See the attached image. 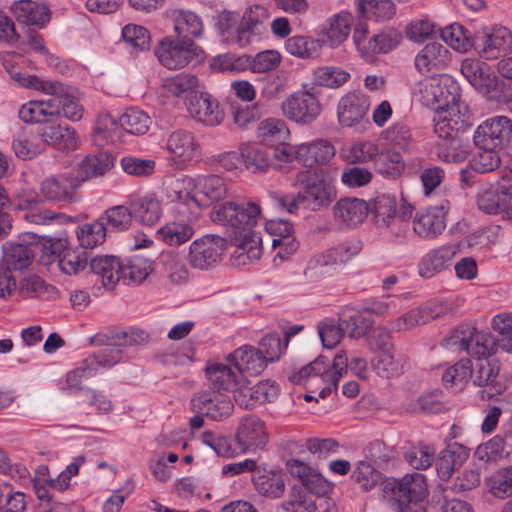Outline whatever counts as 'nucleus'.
Segmentation results:
<instances>
[{
    "label": "nucleus",
    "instance_id": "4d7b16f0",
    "mask_svg": "<svg viewBox=\"0 0 512 512\" xmlns=\"http://www.w3.org/2000/svg\"><path fill=\"white\" fill-rule=\"evenodd\" d=\"M499 149L494 147H477L471 158L469 166L477 173H488L500 166Z\"/></svg>",
    "mask_w": 512,
    "mask_h": 512
},
{
    "label": "nucleus",
    "instance_id": "1a4fd4ad",
    "mask_svg": "<svg viewBox=\"0 0 512 512\" xmlns=\"http://www.w3.org/2000/svg\"><path fill=\"white\" fill-rule=\"evenodd\" d=\"M155 55L164 67L175 70L184 68L194 60H202L204 51L192 40L165 37L155 48Z\"/></svg>",
    "mask_w": 512,
    "mask_h": 512
},
{
    "label": "nucleus",
    "instance_id": "7c9ffc66",
    "mask_svg": "<svg viewBox=\"0 0 512 512\" xmlns=\"http://www.w3.org/2000/svg\"><path fill=\"white\" fill-rule=\"evenodd\" d=\"M227 359L236 368L239 375H243V373L258 375L267 367L264 356L251 345L239 347Z\"/></svg>",
    "mask_w": 512,
    "mask_h": 512
},
{
    "label": "nucleus",
    "instance_id": "a19ab883",
    "mask_svg": "<svg viewBox=\"0 0 512 512\" xmlns=\"http://www.w3.org/2000/svg\"><path fill=\"white\" fill-rule=\"evenodd\" d=\"M373 167L382 177L395 180L404 172L405 162L401 154L395 150H379L374 160Z\"/></svg>",
    "mask_w": 512,
    "mask_h": 512
},
{
    "label": "nucleus",
    "instance_id": "aec40b11",
    "mask_svg": "<svg viewBox=\"0 0 512 512\" xmlns=\"http://www.w3.org/2000/svg\"><path fill=\"white\" fill-rule=\"evenodd\" d=\"M265 230L272 237V247L278 249L277 256L280 258H288L298 250L299 241L291 222L272 219L265 223Z\"/></svg>",
    "mask_w": 512,
    "mask_h": 512
},
{
    "label": "nucleus",
    "instance_id": "c9c22d12",
    "mask_svg": "<svg viewBox=\"0 0 512 512\" xmlns=\"http://www.w3.org/2000/svg\"><path fill=\"white\" fill-rule=\"evenodd\" d=\"M90 270L101 279L102 285L111 290L121 280V261L109 255H100L90 261Z\"/></svg>",
    "mask_w": 512,
    "mask_h": 512
},
{
    "label": "nucleus",
    "instance_id": "2eb2a0df",
    "mask_svg": "<svg viewBox=\"0 0 512 512\" xmlns=\"http://www.w3.org/2000/svg\"><path fill=\"white\" fill-rule=\"evenodd\" d=\"M450 209L448 200L418 211L413 218L414 232L423 238H435L446 228V217Z\"/></svg>",
    "mask_w": 512,
    "mask_h": 512
},
{
    "label": "nucleus",
    "instance_id": "c03bdc74",
    "mask_svg": "<svg viewBox=\"0 0 512 512\" xmlns=\"http://www.w3.org/2000/svg\"><path fill=\"white\" fill-rule=\"evenodd\" d=\"M15 155L22 160H30L45 151L44 144L38 132L23 131L12 141Z\"/></svg>",
    "mask_w": 512,
    "mask_h": 512
},
{
    "label": "nucleus",
    "instance_id": "bf43d9fd",
    "mask_svg": "<svg viewBox=\"0 0 512 512\" xmlns=\"http://www.w3.org/2000/svg\"><path fill=\"white\" fill-rule=\"evenodd\" d=\"M358 11L368 19L386 21L395 14L391 0H357Z\"/></svg>",
    "mask_w": 512,
    "mask_h": 512
},
{
    "label": "nucleus",
    "instance_id": "0e129e2a",
    "mask_svg": "<svg viewBox=\"0 0 512 512\" xmlns=\"http://www.w3.org/2000/svg\"><path fill=\"white\" fill-rule=\"evenodd\" d=\"M362 250V242L358 239H348L339 243L335 247L325 250V254L331 261L335 269L340 265H345Z\"/></svg>",
    "mask_w": 512,
    "mask_h": 512
},
{
    "label": "nucleus",
    "instance_id": "a211bd4d",
    "mask_svg": "<svg viewBox=\"0 0 512 512\" xmlns=\"http://www.w3.org/2000/svg\"><path fill=\"white\" fill-rule=\"evenodd\" d=\"M44 93L55 96L59 117L63 116L74 122L83 117L84 107L80 103V93L75 88L60 82L47 81Z\"/></svg>",
    "mask_w": 512,
    "mask_h": 512
},
{
    "label": "nucleus",
    "instance_id": "412c9836",
    "mask_svg": "<svg viewBox=\"0 0 512 512\" xmlns=\"http://www.w3.org/2000/svg\"><path fill=\"white\" fill-rule=\"evenodd\" d=\"M221 257V247L214 236H204L192 242L189 249V264L197 269L206 270L215 266Z\"/></svg>",
    "mask_w": 512,
    "mask_h": 512
},
{
    "label": "nucleus",
    "instance_id": "6ab92c4d",
    "mask_svg": "<svg viewBox=\"0 0 512 512\" xmlns=\"http://www.w3.org/2000/svg\"><path fill=\"white\" fill-rule=\"evenodd\" d=\"M235 442L240 452L263 449L268 442L264 422L255 415L244 417L238 426Z\"/></svg>",
    "mask_w": 512,
    "mask_h": 512
},
{
    "label": "nucleus",
    "instance_id": "0eeeda50",
    "mask_svg": "<svg viewBox=\"0 0 512 512\" xmlns=\"http://www.w3.org/2000/svg\"><path fill=\"white\" fill-rule=\"evenodd\" d=\"M348 359L344 352H339L333 359V364L329 363L324 357H318L313 362L302 367L297 373L290 376V381L294 384H301L312 375H320L322 381L326 384L320 391L319 396L325 398L329 393L337 389L339 380L347 372Z\"/></svg>",
    "mask_w": 512,
    "mask_h": 512
},
{
    "label": "nucleus",
    "instance_id": "3c124183",
    "mask_svg": "<svg viewBox=\"0 0 512 512\" xmlns=\"http://www.w3.org/2000/svg\"><path fill=\"white\" fill-rule=\"evenodd\" d=\"M317 500L302 488L293 486L287 500L277 508V512H316Z\"/></svg>",
    "mask_w": 512,
    "mask_h": 512
},
{
    "label": "nucleus",
    "instance_id": "338daca9",
    "mask_svg": "<svg viewBox=\"0 0 512 512\" xmlns=\"http://www.w3.org/2000/svg\"><path fill=\"white\" fill-rule=\"evenodd\" d=\"M353 42L360 56L366 61H373L376 51L375 34L370 35L366 23H358L353 32Z\"/></svg>",
    "mask_w": 512,
    "mask_h": 512
},
{
    "label": "nucleus",
    "instance_id": "f03ea898",
    "mask_svg": "<svg viewBox=\"0 0 512 512\" xmlns=\"http://www.w3.org/2000/svg\"><path fill=\"white\" fill-rule=\"evenodd\" d=\"M292 186L296 195L276 197L279 207L288 213H297L300 206L311 211L328 207L336 198V188L322 168L304 169L296 173Z\"/></svg>",
    "mask_w": 512,
    "mask_h": 512
},
{
    "label": "nucleus",
    "instance_id": "a878e982",
    "mask_svg": "<svg viewBox=\"0 0 512 512\" xmlns=\"http://www.w3.org/2000/svg\"><path fill=\"white\" fill-rule=\"evenodd\" d=\"M458 253L455 245H442L426 253L419 265L418 272L423 278H432L445 271L452 265V261Z\"/></svg>",
    "mask_w": 512,
    "mask_h": 512
},
{
    "label": "nucleus",
    "instance_id": "de8ad7c7",
    "mask_svg": "<svg viewBox=\"0 0 512 512\" xmlns=\"http://www.w3.org/2000/svg\"><path fill=\"white\" fill-rule=\"evenodd\" d=\"M284 48L290 55L300 59H314L321 51V40L305 35H294L289 37Z\"/></svg>",
    "mask_w": 512,
    "mask_h": 512
},
{
    "label": "nucleus",
    "instance_id": "09e8293b",
    "mask_svg": "<svg viewBox=\"0 0 512 512\" xmlns=\"http://www.w3.org/2000/svg\"><path fill=\"white\" fill-rule=\"evenodd\" d=\"M405 364V357H396L394 350L378 353L372 360V366L376 374L385 379L400 376L404 371Z\"/></svg>",
    "mask_w": 512,
    "mask_h": 512
},
{
    "label": "nucleus",
    "instance_id": "9d476101",
    "mask_svg": "<svg viewBox=\"0 0 512 512\" xmlns=\"http://www.w3.org/2000/svg\"><path fill=\"white\" fill-rule=\"evenodd\" d=\"M319 97L308 90H299L288 95L281 103V111L288 120L300 125H309L322 113Z\"/></svg>",
    "mask_w": 512,
    "mask_h": 512
},
{
    "label": "nucleus",
    "instance_id": "f3484780",
    "mask_svg": "<svg viewBox=\"0 0 512 512\" xmlns=\"http://www.w3.org/2000/svg\"><path fill=\"white\" fill-rule=\"evenodd\" d=\"M186 106L190 116L203 125L214 127L221 124L224 119L219 102L207 92L191 94L187 98Z\"/></svg>",
    "mask_w": 512,
    "mask_h": 512
},
{
    "label": "nucleus",
    "instance_id": "f8f14e48",
    "mask_svg": "<svg viewBox=\"0 0 512 512\" xmlns=\"http://www.w3.org/2000/svg\"><path fill=\"white\" fill-rule=\"evenodd\" d=\"M472 382L482 388L483 400H490L507 389V382L500 374V363L495 358L476 359L472 364Z\"/></svg>",
    "mask_w": 512,
    "mask_h": 512
},
{
    "label": "nucleus",
    "instance_id": "423d86ee",
    "mask_svg": "<svg viewBox=\"0 0 512 512\" xmlns=\"http://www.w3.org/2000/svg\"><path fill=\"white\" fill-rule=\"evenodd\" d=\"M413 95L422 105L438 111L459 97V87L446 74L433 75L419 81Z\"/></svg>",
    "mask_w": 512,
    "mask_h": 512
},
{
    "label": "nucleus",
    "instance_id": "bb28decb",
    "mask_svg": "<svg viewBox=\"0 0 512 512\" xmlns=\"http://www.w3.org/2000/svg\"><path fill=\"white\" fill-rule=\"evenodd\" d=\"M336 154L334 145L325 139H316L296 145V160L306 167L323 165Z\"/></svg>",
    "mask_w": 512,
    "mask_h": 512
},
{
    "label": "nucleus",
    "instance_id": "72a5a7b5",
    "mask_svg": "<svg viewBox=\"0 0 512 512\" xmlns=\"http://www.w3.org/2000/svg\"><path fill=\"white\" fill-rule=\"evenodd\" d=\"M469 457V450L457 442L450 443L444 448L436 460L437 475L443 481L452 476L455 469L460 467Z\"/></svg>",
    "mask_w": 512,
    "mask_h": 512
},
{
    "label": "nucleus",
    "instance_id": "4be33fe9",
    "mask_svg": "<svg viewBox=\"0 0 512 512\" xmlns=\"http://www.w3.org/2000/svg\"><path fill=\"white\" fill-rule=\"evenodd\" d=\"M353 23V16L349 12H340L329 17L322 25L319 33L321 46L337 48L346 41Z\"/></svg>",
    "mask_w": 512,
    "mask_h": 512
},
{
    "label": "nucleus",
    "instance_id": "864d4df0",
    "mask_svg": "<svg viewBox=\"0 0 512 512\" xmlns=\"http://www.w3.org/2000/svg\"><path fill=\"white\" fill-rule=\"evenodd\" d=\"M239 152L246 169L252 172L264 171L270 165L268 150L258 144L243 143L239 147Z\"/></svg>",
    "mask_w": 512,
    "mask_h": 512
},
{
    "label": "nucleus",
    "instance_id": "a18cd8bd",
    "mask_svg": "<svg viewBox=\"0 0 512 512\" xmlns=\"http://www.w3.org/2000/svg\"><path fill=\"white\" fill-rule=\"evenodd\" d=\"M510 190L511 188L505 185L497 189L484 190L477 198L479 209L487 214L500 213L511 201Z\"/></svg>",
    "mask_w": 512,
    "mask_h": 512
},
{
    "label": "nucleus",
    "instance_id": "79ce46f5",
    "mask_svg": "<svg viewBox=\"0 0 512 512\" xmlns=\"http://www.w3.org/2000/svg\"><path fill=\"white\" fill-rule=\"evenodd\" d=\"M329 258L325 252L318 253L311 257L303 271L305 284L311 287L317 286L323 280L331 277L335 272V267L328 261Z\"/></svg>",
    "mask_w": 512,
    "mask_h": 512
},
{
    "label": "nucleus",
    "instance_id": "c85d7f7f",
    "mask_svg": "<svg viewBox=\"0 0 512 512\" xmlns=\"http://www.w3.org/2000/svg\"><path fill=\"white\" fill-rule=\"evenodd\" d=\"M44 100H34L23 104L18 112L19 118L28 124L49 123L59 117L58 104L54 95Z\"/></svg>",
    "mask_w": 512,
    "mask_h": 512
},
{
    "label": "nucleus",
    "instance_id": "5fc2aeb1",
    "mask_svg": "<svg viewBox=\"0 0 512 512\" xmlns=\"http://www.w3.org/2000/svg\"><path fill=\"white\" fill-rule=\"evenodd\" d=\"M106 234L107 228L101 218L94 222L78 226L76 229V236L82 249H92L103 244L106 239Z\"/></svg>",
    "mask_w": 512,
    "mask_h": 512
},
{
    "label": "nucleus",
    "instance_id": "393cba45",
    "mask_svg": "<svg viewBox=\"0 0 512 512\" xmlns=\"http://www.w3.org/2000/svg\"><path fill=\"white\" fill-rule=\"evenodd\" d=\"M77 179L66 175H53L40 184V193L48 201L72 203L76 200Z\"/></svg>",
    "mask_w": 512,
    "mask_h": 512
},
{
    "label": "nucleus",
    "instance_id": "ddd939ff",
    "mask_svg": "<svg viewBox=\"0 0 512 512\" xmlns=\"http://www.w3.org/2000/svg\"><path fill=\"white\" fill-rule=\"evenodd\" d=\"M512 141V120L507 116H494L483 121L474 131L476 147H494L499 150Z\"/></svg>",
    "mask_w": 512,
    "mask_h": 512
},
{
    "label": "nucleus",
    "instance_id": "6e6552de",
    "mask_svg": "<svg viewBox=\"0 0 512 512\" xmlns=\"http://www.w3.org/2000/svg\"><path fill=\"white\" fill-rule=\"evenodd\" d=\"M444 341L447 347L465 351L476 359L493 358L498 349L494 336L470 325L458 327Z\"/></svg>",
    "mask_w": 512,
    "mask_h": 512
},
{
    "label": "nucleus",
    "instance_id": "774afa93",
    "mask_svg": "<svg viewBox=\"0 0 512 512\" xmlns=\"http://www.w3.org/2000/svg\"><path fill=\"white\" fill-rule=\"evenodd\" d=\"M489 492L498 499H506L512 496V466L502 468L494 472L487 479Z\"/></svg>",
    "mask_w": 512,
    "mask_h": 512
},
{
    "label": "nucleus",
    "instance_id": "e433bc0d",
    "mask_svg": "<svg viewBox=\"0 0 512 512\" xmlns=\"http://www.w3.org/2000/svg\"><path fill=\"white\" fill-rule=\"evenodd\" d=\"M339 320L345 334L350 338H360L366 335L373 325L371 316L366 315L363 309L346 307L341 311Z\"/></svg>",
    "mask_w": 512,
    "mask_h": 512
},
{
    "label": "nucleus",
    "instance_id": "680f3d73",
    "mask_svg": "<svg viewBox=\"0 0 512 512\" xmlns=\"http://www.w3.org/2000/svg\"><path fill=\"white\" fill-rule=\"evenodd\" d=\"M349 79V72L336 66H321L313 72V81L316 85L332 89L341 87Z\"/></svg>",
    "mask_w": 512,
    "mask_h": 512
},
{
    "label": "nucleus",
    "instance_id": "473e14b6",
    "mask_svg": "<svg viewBox=\"0 0 512 512\" xmlns=\"http://www.w3.org/2000/svg\"><path fill=\"white\" fill-rule=\"evenodd\" d=\"M415 67L422 73L443 70L449 62V51L440 43L425 45L415 57Z\"/></svg>",
    "mask_w": 512,
    "mask_h": 512
},
{
    "label": "nucleus",
    "instance_id": "603ef678",
    "mask_svg": "<svg viewBox=\"0 0 512 512\" xmlns=\"http://www.w3.org/2000/svg\"><path fill=\"white\" fill-rule=\"evenodd\" d=\"M107 341L103 349L86 358V364L93 366L96 372L101 368H111L122 359L121 346L116 343L115 337L107 338Z\"/></svg>",
    "mask_w": 512,
    "mask_h": 512
},
{
    "label": "nucleus",
    "instance_id": "f257e3e1",
    "mask_svg": "<svg viewBox=\"0 0 512 512\" xmlns=\"http://www.w3.org/2000/svg\"><path fill=\"white\" fill-rule=\"evenodd\" d=\"M260 214V206L250 201H226L211 212L212 221L224 226L233 236L236 245L233 257L238 265L252 263L262 256V238L253 230Z\"/></svg>",
    "mask_w": 512,
    "mask_h": 512
},
{
    "label": "nucleus",
    "instance_id": "2f4dec72",
    "mask_svg": "<svg viewBox=\"0 0 512 512\" xmlns=\"http://www.w3.org/2000/svg\"><path fill=\"white\" fill-rule=\"evenodd\" d=\"M270 18L269 10L262 5L250 6L240 20L238 46L244 47L250 43L252 34H260Z\"/></svg>",
    "mask_w": 512,
    "mask_h": 512
},
{
    "label": "nucleus",
    "instance_id": "8fccbe9b",
    "mask_svg": "<svg viewBox=\"0 0 512 512\" xmlns=\"http://www.w3.org/2000/svg\"><path fill=\"white\" fill-rule=\"evenodd\" d=\"M255 489L263 496L279 498L285 491V478L280 472L267 471L253 478Z\"/></svg>",
    "mask_w": 512,
    "mask_h": 512
},
{
    "label": "nucleus",
    "instance_id": "ea45409f",
    "mask_svg": "<svg viewBox=\"0 0 512 512\" xmlns=\"http://www.w3.org/2000/svg\"><path fill=\"white\" fill-rule=\"evenodd\" d=\"M206 375L214 389L220 391H233L241 383L238 371H234L226 364L216 363L206 368Z\"/></svg>",
    "mask_w": 512,
    "mask_h": 512
},
{
    "label": "nucleus",
    "instance_id": "20e7f679",
    "mask_svg": "<svg viewBox=\"0 0 512 512\" xmlns=\"http://www.w3.org/2000/svg\"><path fill=\"white\" fill-rule=\"evenodd\" d=\"M427 493L424 475L406 474L401 479L387 478L380 483V497L396 512H410L411 505L421 502Z\"/></svg>",
    "mask_w": 512,
    "mask_h": 512
},
{
    "label": "nucleus",
    "instance_id": "58836bf2",
    "mask_svg": "<svg viewBox=\"0 0 512 512\" xmlns=\"http://www.w3.org/2000/svg\"><path fill=\"white\" fill-rule=\"evenodd\" d=\"M114 166V158L106 151L87 155L79 165L78 177L82 181L99 177Z\"/></svg>",
    "mask_w": 512,
    "mask_h": 512
},
{
    "label": "nucleus",
    "instance_id": "c756f323",
    "mask_svg": "<svg viewBox=\"0 0 512 512\" xmlns=\"http://www.w3.org/2000/svg\"><path fill=\"white\" fill-rule=\"evenodd\" d=\"M369 212V204L358 198H342L332 209L334 219L348 227H354L364 221Z\"/></svg>",
    "mask_w": 512,
    "mask_h": 512
},
{
    "label": "nucleus",
    "instance_id": "6e6d98bb",
    "mask_svg": "<svg viewBox=\"0 0 512 512\" xmlns=\"http://www.w3.org/2000/svg\"><path fill=\"white\" fill-rule=\"evenodd\" d=\"M379 147L372 141H358L341 150V156L349 163L364 164L375 160Z\"/></svg>",
    "mask_w": 512,
    "mask_h": 512
},
{
    "label": "nucleus",
    "instance_id": "e2e57ef3",
    "mask_svg": "<svg viewBox=\"0 0 512 512\" xmlns=\"http://www.w3.org/2000/svg\"><path fill=\"white\" fill-rule=\"evenodd\" d=\"M118 123L109 114H100L96 120L94 136L101 144L115 143L122 137V129Z\"/></svg>",
    "mask_w": 512,
    "mask_h": 512
},
{
    "label": "nucleus",
    "instance_id": "13d9d810",
    "mask_svg": "<svg viewBox=\"0 0 512 512\" xmlns=\"http://www.w3.org/2000/svg\"><path fill=\"white\" fill-rule=\"evenodd\" d=\"M151 271V263L143 257L134 256L121 262V280L126 284H139L147 278Z\"/></svg>",
    "mask_w": 512,
    "mask_h": 512
},
{
    "label": "nucleus",
    "instance_id": "49530a36",
    "mask_svg": "<svg viewBox=\"0 0 512 512\" xmlns=\"http://www.w3.org/2000/svg\"><path fill=\"white\" fill-rule=\"evenodd\" d=\"M157 234L169 246H179L193 237L195 229L190 222L179 219L165 224Z\"/></svg>",
    "mask_w": 512,
    "mask_h": 512
},
{
    "label": "nucleus",
    "instance_id": "4c0bfd02",
    "mask_svg": "<svg viewBox=\"0 0 512 512\" xmlns=\"http://www.w3.org/2000/svg\"><path fill=\"white\" fill-rule=\"evenodd\" d=\"M226 185L219 176L200 175L196 177V205L207 204L208 201H218L225 197Z\"/></svg>",
    "mask_w": 512,
    "mask_h": 512
},
{
    "label": "nucleus",
    "instance_id": "4468645a",
    "mask_svg": "<svg viewBox=\"0 0 512 512\" xmlns=\"http://www.w3.org/2000/svg\"><path fill=\"white\" fill-rule=\"evenodd\" d=\"M474 47L486 60L503 58L512 52V33L503 26L486 28L476 35Z\"/></svg>",
    "mask_w": 512,
    "mask_h": 512
},
{
    "label": "nucleus",
    "instance_id": "b1692460",
    "mask_svg": "<svg viewBox=\"0 0 512 512\" xmlns=\"http://www.w3.org/2000/svg\"><path fill=\"white\" fill-rule=\"evenodd\" d=\"M127 204L134 219L142 225L152 226L162 217V205L155 194H131L127 197Z\"/></svg>",
    "mask_w": 512,
    "mask_h": 512
},
{
    "label": "nucleus",
    "instance_id": "cd10ccee",
    "mask_svg": "<svg viewBox=\"0 0 512 512\" xmlns=\"http://www.w3.org/2000/svg\"><path fill=\"white\" fill-rule=\"evenodd\" d=\"M44 148L52 146L58 150H72L77 146V136L73 128L55 122H49L37 129Z\"/></svg>",
    "mask_w": 512,
    "mask_h": 512
},
{
    "label": "nucleus",
    "instance_id": "7ed1b4c3",
    "mask_svg": "<svg viewBox=\"0 0 512 512\" xmlns=\"http://www.w3.org/2000/svg\"><path fill=\"white\" fill-rule=\"evenodd\" d=\"M471 125L468 106L460 96L436 111L434 132L440 139L437 154L445 162L459 163L466 159L467 150L462 147L459 133Z\"/></svg>",
    "mask_w": 512,
    "mask_h": 512
},
{
    "label": "nucleus",
    "instance_id": "37998d69",
    "mask_svg": "<svg viewBox=\"0 0 512 512\" xmlns=\"http://www.w3.org/2000/svg\"><path fill=\"white\" fill-rule=\"evenodd\" d=\"M13 11L17 19L27 25L43 26L50 19L48 7L31 0L15 3Z\"/></svg>",
    "mask_w": 512,
    "mask_h": 512
},
{
    "label": "nucleus",
    "instance_id": "9b49d317",
    "mask_svg": "<svg viewBox=\"0 0 512 512\" xmlns=\"http://www.w3.org/2000/svg\"><path fill=\"white\" fill-rule=\"evenodd\" d=\"M170 163L176 169H185L201 157V146L189 130L177 129L171 132L165 142Z\"/></svg>",
    "mask_w": 512,
    "mask_h": 512
},
{
    "label": "nucleus",
    "instance_id": "f704fd0d",
    "mask_svg": "<svg viewBox=\"0 0 512 512\" xmlns=\"http://www.w3.org/2000/svg\"><path fill=\"white\" fill-rule=\"evenodd\" d=\"M461 73L468 82L480 91L489 92L496 87L497 78L489 66L477 59H465L461 64Z\"/></svg>",
    "mask_w": 512,
    "mask_h": 512
},
{
    "label": "nucleus",
    "instance_id": "052dcab7",
    "mask_svg": "<svg viewBox=\"0 0 512 512\" xmlns=\"http://www.w3.org/2000/svg\"><path fill=\"white\" fill-rule=\"evenodd\" d=\"M470 378L472 379V362L468 358L449 367L442 376L445 386L455 391L461 390Z\"/></svg>",
    "mask_w": 512,
    "mask_h": 512
},
{
    "label": "nucleus",
    "instance_id": "dca6fc26",
    "mask_svg": "<svg viewBox=\"0 0 512 512\" xmlns=\"http://www.w3.org/2000/svg\"><path fill=\"white\" fill-rule=\"evenodd\" d=\"M369 110L370 100L368 96L359 92L348 93L338 103V120L346 127L369 125Z\"/></svg>",
    "mask_w": 512,
    "mask_h": 512
},
{
    "label": "nucleus",
    "instance_id": "5701e85b",
    "mask_svg": "<svg viewBox=\"0 0 512 512\" xmlns=\"http://www.w3.org/2000/svg\"><path fill=\"white\" fill-rule=\"evenodd\" d=\"M173 23L174 32L181 40L200 38L204 33V22L200 15L191 10L171 9L166 13Z\"/></svg>",
    "mask_w": 512,
    "mask_h": 512
},
{
    "label": "nucleus",
    "instance_id": "69168bd1",
    "mask_svg": "<svg viewBox=\"0 0 512 512\" xmlns=\"http://www.w3.org/2000/svg\"><path fill=\"white\" fill-rule=\"evenodd\" d=\"M34 248L23 244H9L4 250V262L8 269L26 268L34 257Z\"/></svg>",
    "mask_w": 512,
    "mask_h": 512
},
{
    "label": "nucleus",
    "instance_id": "39448f33",
    "mask_svg": "<svg viewBox=\"0 0 512 512\" xmlns=\"http://www.w3.org/2000/svg\"><path fill=\"white\" fill-rule=\"evenodd\" d=\"M369 211L373 214L378 227L387 229L392 235L400 237L404 236L409 229L413 207L403 204L397 210L396 197L390 194H381L370 202Z\"/></svg>",
    "mask_w": 512,
    "mask_h": 512
}]
</instances>
